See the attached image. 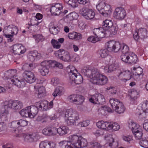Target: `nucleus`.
Returning a JSON list of instances; mask_svg holds the SVG:
<instances>
[{
    "label": "nucleus",
    "instance_id": "nucleus-1",
    "mask_svg": "<svg viewBox=\"0 0 148 148\" xmlns=\"http://www.w3.org/2000/svg\"><path fill=\"white\" fill-rule=\"evenodd\" d=\"M86 74L89 77L90 82L94 84L103 85L107 83V77L100 73L97 69H93L92 71L88 70Z\"/></svg>",
    "mask_w": 148,
    "mask_h": 148
},
{
    "label": "nucleus",
    "instance_id": "nucleus-2",
    "mask_svg": "<svg viewBox=\"0 0 148 148\" xmlns=\"http://www.w3.org/2000/svg\"><path fill=\"white\" fill-rule=\"evenodd\" d=\"M59 115L64 116V119L68 125H74L76 121L79 119L78 113L72 109H68L65 112L62 111L59 112Z\"/></svg>",
    "mask_w": 148,
    "mask_h": 148
},
{
    "label": "nucleus",
    "instance_id": "nucleus-3",
    "mask_svg": "<svg viewBox=\"0 0 148 148\" xmlns=\"http://www.w3.org/2000/svg\"><path fill=\"white\" fill-rule=\"evenodd\" d=\"M67 72L72 84H80L83 82V78L82 75L78 73L75 68L72 65H70L66 68Z\"/></svg>",
    "mask_w": 148,
    "mask_h": 148
},
{
    "label": "nucleus",
    "instance_id": "nucleus-4",
    "mask_svg": "<svg viewBox=\"0 0 148 148\" xmlns=\"http://www.w3.org/2000/svg\"><path fill=\"white\" fill-rule=\"evenodd\" d=\"M96 8L102 16L106 17H110L112 12V6L103 0H100L97 2Z\"/></svg>",
    "mask_w": 148,
    "mask_h": 148
},
{
    "label": "nucleus",
    "instance_id": "nucleus-5",
    "mask_svg": "<svg viewBox=\"0 0 148 148\" xmlns=\"http://www.w3.org/2000/svg\"><path fill=\"white\" fill-rule=\"evenodd\" d=\"M121 58V60L126 63L135 64L138 62L137 56L133 53H127L122 54Z\"/></svg>",
    "mask_w": 148,
    "mask_h": 148
},
{
    "label": "nucleus",
    "instance_id": "nucleus-6",
    "mask_svg": "<svg viewBox=\"0 0 148 148\" xmlns=\"http://www.w3.org/2000/svg\"><path fill=\"white\" fill-rule=\"evenodd\" d=\"M80 14L84 18L88 20L94 18L95 15V10L93 9L87 7H84L79 11Z\"/></svg>",
    "mask_w": 148,
    "mask_h": 148
},
{
    "label": "nucleus",
    "instance_id": "nucleus-7",
    "mask_svg": "<svg viewBox=\"0 0 148 148\" xmlns=\"http://www.w3.org/2000/svg\"><path fill=\"white\" fill-rule=\"evenodd\" d=\"M119 67V64L116 62L115 60H110L109 64H106L101 67L102 69L104 70V72L109 73L115 71Z\"/></svg>",
    "mask_w": 148,
    "mask_h": 148
},
{
    "label": "nucleus",
    "instance_id": "nucleus-8",
    "mask_svg": "<svg viewBox=\"0 0 148 148\" xmlns=\"http://www.w3.org/2000/svg\"><path fill=\"white\" fill-rule=\"evenodd\" d=\"M53 105V100L51 101L48 103L46 100L41 101L37 102L35 106L38 110H47L52 108Z\"/></svg>",
    "mask_w": 148,
    "mask_h": 148
},
{
    "label": "nucleus",
    "instance_id": "nucleus-9",
    "mask_svg": "<svg viewBox=\"0 0 148 148\" xmlns=\"http://www.w3.org/2000/svg\"><path fill=\"white\" fill-rule=\"evenodd\" d=\"M132 78L134 80H138L143 75V70L140 66H136L132 67L131 70Z\"/></svg>",
    "mask_w": 148,
    "mask_h": 148
},
{
    "label": "nucleus",
    "instance_id": "nucleus-10",
    "mask_svg": "<svg viewBox=\"0 0 148 148\" xmlns=\"http://www.w3.org/2000/svg\"><path fill=\"white\" fill-rule=\"evenodd\" d=\"M117 76L120 80L124 82L132 78L130 71L128 70L121 71L117 74Z\"/></svg>",
    "mask_w": 148,
    "mask_h": 148
},
{
    "label": "nucleus",
    "instance_id": "nucleus-11",
    "mask_svg": "<svg viewBox=\"0 0 148 148\" xmlns=\"http://www.w3.org/2000/svg\"><path fill=\"white\" fill-rule=\"evenodd\" d=\"M63 9V6L62 3H56L51 6L50 12L52 14L58 16L62 13Z\"/></svg>",
    "mask_w": 148,
    "mask_h": 148
},
{
    "label": "nucleus",
    "instance_id": "nucleus-12",
    "mask_svg": "<svg viewBox=\"0 0 148 148\" xmlns=\"http://www.w3.org/2000/svg\"><path fill=\"white\" fill-rule=\"evenodd\" d=\"M23 76L25 81L30 84L34 82L36 79L34 73L30 71H24L23 73Z\"/></svg>",
    "mask_w": 148,
    "mask_h": 148
},
{
    "label": "nucleus",
    "instance_id": "nucleus-13",
    "mask_svg": "<svg viewBox=\"0 0 148 148\" xmlns=\"http://www.w3.org/2000/svg\"><path fill=\"white\" fill-rule=\"evenodd\" d=\"M12 53L14 54H21L24 53L26 50L24 46L21 44H15L11 47Z\"/></svg>",
    "mask_w": 148,
    "mask_h": 148
},
{
    "label": "nucleus",
    "instance_id": "nucleus-14",
    "mask_svg": "<svg viewBox=\"0 0 148 148\" xmlns=\"http://www.w3.org/2000/svg\"><path fill=\"white\" fill-rule=\"evenodd\" d=\"M126 15L125 11L122 8H116L114 12V18L119 20L123 19L125 18Z\"/></svg>",
    "mask_w": 148,
    "mask_h": 148
},
{
    "label": "nucleus",
    "instance_id": "nucleus-15",
    "mask_svg": "<svg viewBox=\"0 0 148 148\" xmlns=\"http://www.w3.org/2000/svg\"><path fill=\"white\" fill-rule=\"evenodd\" d=\"M28 122L24 119L13 121L9 123L8 126L11 128H17L19 127H24L27 125Z\"/></svg>",
    "mask_w": 148,
    "mask_h": 148
},
{
    "label": "nucleus",
    "instance_id": "nucleus-16",
    "mask_svg": "<svg viewBox=\"0 0 148 148\" xmlns=\"http://www.w3.org/2000/svg\"><path fill=\"white\" fill-rule=\"evenodd\" d=\"M6 104H7L8 107L13 110H18L21 109L23 105L22 103L18 100L6 101Z\"/></svg>",
    "mask_w": 148,
    "mask_h": 148
},
{
    "label": "nucleus",
    "instance_id": "nucleus-17",
    "mask_svg": "<svg viewBox=\"0 0 148 148\" xmlns=\"http://www.w3.org/2000/svg\"><path fill=\"white\" fill-rule=\"evenodd\" d=\"M68 99L70 102L78 105L81 104L84 100L83 96L77 94L71 95L68 97Z\"/></svg>",
    "mask_w": 148,
    "mask_h": 148
},
{
    "label": "nucleus",
    "instance_id": "nucleus-18",
    "mask_svg": "<svg viewBox=\"0 0 148 148\" xmlns=\"http://www.w3.org/2000/svg\"><path fill=\"white\" fill-rule=\"evenodd\" d=\"M17 71L16 69H11L5 72L4 73H1L2 76L4 79H7L8 82L10 84V80L13 78H16Z\"/></svg>",
    "mask_w": 148,
    "mask_h": 148
},
{
    "label": "nucleus",
    "instance_id": "nucleus-19",
    "mask_svg": "<svg viewBox=\"0 0 148 148\" xmlns=\"http://www.w3.org/2000/svg\"><path fill=\"white\" fill-rule=\"evenodd\" d=\"M6 101L1 103V107L0 109V117L5 119L8 117L9 112L7 109L9 108L7 104H6Z\"/></svg>",
    "mask_w": 148,
    "mask_h": 148
},
{
    "label": "nucleus",
    "instance_id": "nucleus-20",
    "mask_svg": "<svg viewBox=\"0 0 148 148\" xmlns=\"http://www.w3.org/2000/svg\"><path fill=\"white\" fill-rule=\"evenodd\" d=\"M139 97V92L136 90L133 89L130 90L128 91V94L126 98L131 101L130 103H134V101H135Z\"/></svg>",
    "mask_w": 148,
    "mask_h": 148
},
{
    "label": "nucleus",
    "instance_id": "nucleus-21",
    "mask_svg": "<svg viewBox=\"0 0 148 148\" xmlns=\"http://www.w3.org/2000/svg\"><path fill=\"white\" fill-rule=\"evenodd\" d=\"M46 65H49L51 68L55 67H58L60 69L63 68V65L62 63L58 62L55 60H45L42 63V65L45 66Z\"/></svg>",
    "mask_w": 148,
    "mask_h": 148
},
{
    "label": "nucleus",
    "instance_id": "nucleus-22",
    "mask_svg": "<svg viewBox=\"0 0 148 148\" xmlns=\"http://www.w3.org/2000/svg\"><path fill=\"white\" fill-rule=\"evenodd\" d=\"M93 33L100 39L106 36V30L102 27L94 28L93 30Z\"/></svg>",
    "mask_w": 148,
    "mask_h": 148
},
{
    "label": "nucleus",
    "instance_id": "nucleus-23",
    "mask_svg": "<svg viewBox=\"0 0 148 148\" xmlns=\"http://www.w3.org/2000/svg\"><path fill=\"white\" fill-rule=\"evenodd\" d=\"M18 31V29L17 27L13 25H10L6 26L3 31V33H10L15 35L17 34Z\"/></svg>",
    "mask_w": 148,
    "mask_h": 148
},
{
    "label": "nucleus",
    "instance_id": "nucleus-24",
    "mask_svg": "<svg viewBox=\"0 0 148 148\" xmlns=\"http://www.w3.org/2000/svg\"><path fill=\"white\" fill-rule=\"evenodd\" d=\"M128 126L131 130L132 133L141 130L140 125L133 121H131L128 122Z\"/></svg>",
    "mask_w": 148,
    "mask_h": 148
},
{
    "label": "nucleus",
    "instance_id": "nucleus-25",
    "mask_svg": "<svg viewBox=\"0 0 148 148\" xmlns=\"http://www.w3.org/2000/svg\"><path fill=\"white\" fill-rule=\"evenodd\" d=\"M41 54L36 51L29 53L28 55V60L31 62L37 60L41 58Z\"/></svg>",
    "mask_w": 148,
    "mask_h": 148
},
{
    "label": "nucleus",
    "instance_id": "nucleus-26",
    "mask_svg": "<svg viewBox=\"0 0 148 148\" xmlns=\"http://www.w3.org/2000/svg\"><path fill=\"white\" fill-rule=\"evenodd\" d=\"M110 122L103 121H99L96 123V125L98 128L108 131L110 130Z\"/></svg>",
    "mask_w": 148,
    "mask_h": 148
},
{
    "label": "nucleus",
    "instance_id": "nucleus-27",
    "mask_svg": "<svg viewBox=\"0 0 148 148\" xmlns=\"http://www.w3.org/2000/svg\"><path fill=\"white\" fill-rule=\"evenodd\" d=\"M10 84H14L18 88H23L25 86V82L23 79L19 80L17 78L10 80Z\"/></svg>",
    "mask_w": 148,
    "mask_h": 148
},
{
    "label": "nucleus",
    "instance_id": "nucleus-28",
    "mask_svg": "<svg viewBox=\"0 0 148 148\" xmlns=\"http://www.w3.org/2000/svg\"><path fill=\"white\" fill-rule=\"evenodd\" d=\"M136 114L138 116H140L143 113V112L145 113L148 112V103H143L141 106L138 107L137 110Z\"/></svg>",
    "mask_w": 148,
    "mask_h": 148
},
{
    "label": "nucleus",
    "instance_id": "nucleus-29",
    "mask_svg": "<svg viewBox=\"0 0 148 148\" xmlns=\"http://www.w3.org/2000/svg\"><path fill=\"white\" fill-rule=\"evenodd\" d=\"M56 128H45L42 131V133L46 136H51L56 135Z\"/></svg>",
    "mask_w": 148,
    "mask_h": 148
},
{
    "label": "nucleus",
    "instance_id": "nucleus-30",
    "mask_svg": "<svg viewBox=\"0 0 148 148\" xmlns=\"http://www.w3.org/2000/svg\"><path fill=\"white\" fill-rule=\"evenodd\" d=\"M56 135L58 133L59 135L63 136L68 133L69 132V128L66 126H61L59 128H56Z\"/></svg>",
    "mask_w": 148,
    "mask_h": 148
},
{
    "label": "nucleus",
    "instance_id": "nucleus-31",
    "mask_svg": "<svg viewBox=\"0 0 148 148\" xmlns=\"http://www.w3.org/2000/svg\"><path fill=\"white\" fill-rule=\"evenodd\" d=\"M29 116L30 118H33L37 114L38 109L37 107L34 106H28Z\"/></svg>",
    "mask_w": 148,
    "mask_h": 148
},
{
    "label": "nucleus",
    "instance_id": "nucleus-32",
    "mask_svg": "<svg viewBox=\"0 0 148 148\" xmlns=\"http://www.w3.org/2000/svg\"><path fill=\"white\" fill-rule=\"evenodd\" d=\"M43 62H42L40 64V66L39 68V71L40 74L42 76H46L49 73V69L47 66L50 67L49 65H46L45 66L42 65V63Z\"/></svg>",
    "mask_w": 148,
    "mask_h": 148
},
{
    "label": "nucleus",
    "instance_id": "nucleus-33",
    "mask_svg": "<svg viewBox=\"0 0 148 148\" xmlns=\"http://www.w3.org/2000/svg\"><path fill=\"white\" fill-rule=\"evenodd\" d=\"M88 143L86 139L81 136H79L78 141L76 144L77 148H83L86 147Z\"/></svg>",
    "mask_w": 148,
    "mask_h": 148
},
{
    "label": "nucleus",
    "instance_id": "nucleus-34",
    "mask_svg": "<svg viewBox=\"0 0 148 148\" xmlns=\"http://www.w3.org/2000/svg\"><path fill=\"white\" fill-rule=\"evenodd\" d=\"M68 37L69 39L72 40H78L82 38V36L81 34L76 32H73L69 33L68 34Z\"/></svg>",
    "mask_w": 148,
    "mask_h": 148
},
{
    "label": "nucleus",
    "instance_id": "nucleus-35",
    "mask_svg": "<svg viewBox=\"0 0 148 148\" xmlns=\"http://www.w3.org/2000/svg\"><path fill=\"white\" fill-rule=\"evenodd\" d=\"M113 22L111 20L106 19L102 23V27L106 30L110 29L113 25Z\"/></svg>",
    "mask_w": 148,
    "mask_h": 148
},
{
    "label": "nucleus",
    "instance_id": "nucleus-36",
    "mask_svg": "<svg viewBox=\"0 0 148 148\" xmlns=\"http://www.w3.org/2000/svg\"><path fill=\"white\" fill-rule=\"evenodd\" d=\"M78 17V14L75 12H73L70 13L66 15L65 19L66 21L68 22L69 21L77 19Z\"/></svg>",
    "mask_w": 148,
    "mask_h": 148
},
{
    "label": "nucleus",
    "instance_id": "nucleus-37",
    "mask_svg": "<svg viewBox=\"0 0 148 148\" xmlns=\"http://www.w3.org/2000/svg\"><path fill=\"white\" fill-rule=\"evenodd\" d=\"M105 140H106L105 145L106 147L109 146L111 147L112 146L114 140L112 135L110 134L106 135L105 136Z\"/></svg>",
    "mask_w": 148,
    "mask_h": 148
},
{
    "label": "nucleus",
    "instance_id": "nucleus-38",
    "mask_svg": "<svg viewBox=\"0 0 148 148\" xmlns=\"http://www.w3.org/2000/svg\"><path fill=\"white\" fill-rule=\"evenodd\" d=\"M122 140L128 143L131 144L133 143L134 139L133 136L131 134H124L122 136Z\"/></svg>",
    "mask_w": 148,
    "mask_h": 148
},
{
    "label": "nucleus",
    "instance_id": "nucleus-39",
    "mask_svg": "<svg viewBox=\"0 0 148 148\" xmlns=\"http://www.w3.org/2000/svg\"><path fill=\"white\" fill-rule=\"evenodd\" d=\"M138 30L140 38L145 39L148 37V32L145 28H140Z\"/></svg>",
    "mask_w": 148,
    "mask_h": 148
},
{
    "label": "nucleus",
    "instance_id": "nucleus-40",
    "mask_svg": "<svg viewBox=\"0 0 148 148\" xmlns=\"http://www.w3.org/2000/svg\"><path fill=\"white\" fill-rule=\"evenodd\" d=\"M118 30V27L116 25L113 24V25L110 29L106 30V36L109 35L110 34H115Z\"/></svg>",
    "mask_w": 148,
    "mask_h": 148
},
{
    "label": "nucleus",
    "instance_id": "nucleus-41",
    "mask_svg": "<svg viewBox=\"0 0 148 148\" xmlns=\"http://www.w3.org/2000/svg\"><path fill=\"white\" fill-rule=\"evenodd\" d=\"M121 102L119 100L114 98H110L109 99V103L113 110Z\"/></svg>",
    "mask_w": 148,
    "mask_h": 148
},
{
    "label": "nucleus",
    "instance_id": "nucleus-42",
    "mask_svg": "<svg viewBox=\"0 0 148 148\" xmlns=\"http://www.w3.org/2000/svg\"><path fill=\"white\" fill-rule=\"evenodd\" d=\"M64 91V88L62 87H57L52 93L53 95L55 97L62 95Z\"/></svg>",
    "mask_w": 148,
    "mask_h": 148
},
{
    "label": "nucleus",
    "instance_id": "nucleus-43",
    "mask_svg": "<svg viewBox=\"0 0 148 148\" xmlns=\"http://www.w3.org/2000/svg\"><path fill=\"white\" fill-rule=\"evenodd\" d=\"M34 88L38 92V95L40 96V97L43 96L45 95V89L43 86L37 85L34 86Z\"/></svg>",
    "mask_w": 148,
    "mask_h": 148
},
{
    "label": "nucleus",
    "instance_id": "nucleus-44",
    "mask_svg": "<svg viewBox=\"0 0 148 148\" xmlns=\"http://www.w3.org/2000/svg\"><path fill=\"white\" fill-rule=\"evenodd\" d=\"M125 110V108L122 102L120 103L113 110L116 112L121 114L124 112Z\"/></svg>",
    "mask_w": 148,
    "mask_h": 148
},
{
    "label": "nucleus",
    "instance_id": "nucleus-45",
    "mask_svg": "<svg viewBox=\"0 0 148 148\" xmlns=\"http://www.w3.org/2000/svg\"><path fill=\"white\" fill-rule=\"evenodd\" d=\"M115 41L110 40L107 42L105 44V47L110 52H113Z\"/></svg>",
    "mask_w": 148,
    "mask_h": 148
},
{
    "label": "nucleus",
    "instance_id": "nucleus-46",
    "mask_svg": "<svg viewBox=\"0 0 148 148\" xmlns=\"http://www.w3.org/2000/svg\"><path fill=\"white\" fill-rule=\"evenodd\" d=\"M79 138V136L76 135H71L69 136L68 138L69 140L68 142H70L76 145L77 142L78 141Z\"/></svg>",
    "mask_w": 148,
    "mask_h": 148
},
{
    "label": "nucleus",
    "instance_id": "nucleus-47",
    "mask_svg": "<svg viewBox=\"0 0 148 148\" xmlns=\"http://www.w3.org/2000/svg\"><path fill=\"white\" fill-rule=\"evenodd\" d=\"M99 111L103 115H105L107 112H112V110L108 107L104 106L101 107L99 108Z\"/></svg>",
    "mask_w": 148,
    "mask_h": 148
},
{
    "label": "nucleus",
    "instance_id": "nucleus-48",
    "mask_svg": "<svg viewBox=\"0 0 148 148\" xmlns=\"http://www.w3.org/2000/svg\"><path fill=\"white\" fill-rule=\"evenodd\" d=\"M16 137H21L23 136L24 140L26 141H32L31 134H18L16 135Z\"/></svg>",
    "mask_w": 148,
    "mask_h": 148
},
{
    "label": "nucleus",
    "instance_id": "nucleus-49",
    "mask_svg": "<svg viewBox=\"0 0 148 148\" xmlns=\"http://www.w3.org/2000/svg\"><path fill=\"white\" fill-rule=\"evenodd\" d=\"M28 111V106H27L21 110L19 113L22 116L27 118L29 116Z\"/></svg>",
    "mask_w": 148,
    "mask_h": 148
},
{
    "label": "nucleus",
    "instance_id": "nucleus-50",
    "mask_svg": "<svg viewBox=\"0 0 148 148\" xmlns=\"http://www.w3.org/2000/svg\"><path fill=\"white\" fill-rule=\"evenodd\" d=\"M110 52L107 48L101 49L99 51V53L102 58H104L107 57L109 54Z\"/></svg>",
    "mask_w": 148,
    "mask_h": 148
},
{
    "label": "nucleus",
    "instance_id": "nucleus-51",
    "mask_svg": "<svg viewBox=\"0 0 148 148\" xmlns=\"http://www.w3.org/2000/svg\"><path fill=\"white\" fill-rule=\"evenodd\" d=\"M110 130H112L114 131H117L119 130L120 129V126L116 122H114L112 123L110 122Z\"/></svg>",
    "mask_w": 148,
    "mask_h": 148
},
{
    "label": "nucleus",
    "instance_id": "nucleus-52",
    "mask_svg": "<svg viewBox=\"0 0 148 148\" xmlns=\"http://www.w3.org/2000/svg\"><path fill=\"white\" fill-rule=\"evenodd\" d=\"M69 5L73 8H76L78 6L77 0H64Z\"/></svg>",
    "mask_w": 148,
    "mask_h": 148
},
{
    "label": "nucleus",
    "instance_id": "nucleus-53",
    "mask_svg": "<svg viewBox=\"0 0 148 148\" xmlns=\"http://www.w3.org/2000/svg\"><path fill=\"white\" fill-rule=\"evenodd\" d=\"M40 22H39L37 20H36L35 18H32L30 21V23H29L27 25V27L28 29H29V27H28L29 25L30 26H35V27L38 26Z\"/></svg>",
    "mask_w": 148,
    "mask_h": 148
},
{
    "label": "nucleus",
    "instance_id": "nucleus-54",
    "mask_svg": "<svg viewBox=\"0 0 148 148\" xmlns=\"http://www.w3.org/2000/svg\"><path fill=\"white\" fill-rule=\"evenodd\" d=\"M129 48L128 46L125 44H121V47L120 51L122 53V54H125L127 53H130L129 51Z\"/></svg>",
    "mask_w": 148,
    "mask_h": 148
},
{
    "label": "nucleus",
    "instance_id": "nucleus-55",
    "mask_svg": "<svg viewBox=\"0 0 148 148\" xmlns=\"http://www.w3.org/2000/svg\"><path fill=\"white\" fill-rule=\"evenodd\" d=\"M132 134L135 138L136 140L140 139L142 138L143 135L142 129Z\"/></svg>",
    "mask_w": 148,
    "mask_h": 148
},
{
    "label": "nucleus",
    "instance_id": "nucleus-56",
    "mask_svg": "<svg viewBox=\"0 0 148 148\" xmlns=\"http://www.w3.org/2000/svg\"><path fill=\"white\" fill-rule=\"evenodd\" d=\"M33 37L36 42L42 41L45 39V37L42 34H36L33 36Z\"/></svg>",
    "mask_w": 148,
    "mask_h": 148
},
{
    "label": "nucleus",
    "instance_id": "nucleus-57",
    "mask_svg": "<svg viewBox=\"0 0 148 148\" xmlns=\"http://www.w3.org/2000/svg\"><path fill=\"white\" fill-rule=\"evenodd\" d=\"M65 52L63 49H61L55 52V54L56 57L61 60L63 59V58L62 55H64Z\"/></svg>",
    "mask_w": 148,
    "mask_h": 148
},
{
    "label": "nucleus",
    "instance_id": "nucleus-58",
    "mask_svg": "<svg viewBox=\"0 0 148 148\" xmlns=\"http://www.w3.org/2000/svg\"><path fill=\"white\" fill-rule=\"evenodd\" d=\"M121 47V44H120L119 42L115 41L112 52L117 53L119 51Z\"/></svg>",
    "mask_w": 148,
    "mask_h": 148
},
{
    "label": "nucleus",
    "instance_id": "nucleus-59",
    "mask_svg": "<svg viewBox=\"0 0 148 148\" xmlns=\"http://www.w3.org/2000/svg\"><path fill=\"white\" fill-rule=\"evenodd\" d=\"M140 146L145 148H148V137L143 138L140 143Z\"/></svg>",
    "mask_w": 148,
    "mask_h": 148
},
{
    "label": "nucleus",
    "instance_id": "nucleus-60",
    "mask_svg": "<svg viewBox=\"0 0 148 148\" xmlns=\"http://www.w3.org/2000/svg\"><path fill=\"white\" fill-rule=\"evenodd\" d=\"M51 43L53 47L56 49H59L60 48L61 45L58 41L54 39H52L51 41Z\"/></svg>",
    "mask_w": 148,
    "mask_h": 148
},
{
    "label": "nucleus",
    "instance_id": "nucleus-61",
    "mask_svg": "<svg viewBox=\"0 0 148 148\" xmlns=\"http://www.w3.org/2000/svg\"><path fill=\"white\" fill-rule=\"evenodd\" d=\"M98 100V104H103L105 102V99L103 95L101 94H96Z\"/></svg>",
    "mask_w": 148,
    "mask_h": 148
},
{
    "label": "nucleus",
    "instance_id": "nucleus-62",
    "mask_svg": "<svg viewBox=\"0 0 148 148\" xmlns=\"http://www.w3.org/2000/svg\"><path fill=\"white\" fill-rule=\"evenodd\" d=\"M58 28V27L53 25L51 26V24H50L49 28L50 33L54 35L57 34L58 32V31L57 29Z\"/></svg>",
    "mask_w": 148,
    "mask_h": 148
},
{
    "label": "nucleus",
    "instance_id": "nucleus-63",
    "mask_svg": "<svg viewBox=\"0 0 148 148\" xmlns=\"http://www.w3.org/2000/svg\"><path fill=\"white\" fill-rule=\"evenodd\" d=\"M63 59L61 60L64 62H69L70 61L71 57L69 53L67 51H66L63 56Z\"/></svg>",
    "mask_w": 148,
    "mask_h": 148
},
{
    "label": "nucleus",
    "instance_id": "nucleus-64",
    "mask_svg": "<svg viewBox=\"0 0 148 148\" xmlns=\"http://www.w3.org/2000/svg\"><path fill=\"white\" fill-rule=\"evenodd\" d=\"M90 123L89 120L79 122L77 125V126L80 127H86L88 126Z\"/></svg>",
    "mask_w": 148,
    "mask_h": 148
}]
</instances>
